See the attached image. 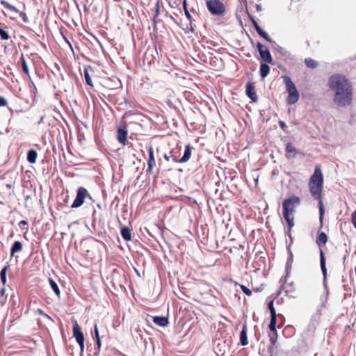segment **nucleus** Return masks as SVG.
<instances>
[{
  "label": "nucleus",
  "instance_id": "79ce46f5",
  "mask_svg": "<svg viewBox=\"0 0 356 356\" xmlns=\"http://www.w3.org/2000/svg\"><path fill=\"white\" fill-rule=\"evenodd\" d=\"M94 331H95V335L96 339H98V338H100L97 325H95Z\"/></svg>",
  "mask_w": 356,
  "mask_h": 356
},
{
  "label": "nucleus",
  "instance_id": "bf43d9fd",
  "mask_svg": "<svg viewBox=\"0 0 356 356\" xmlns=\"http://www.w3.org/2000/svg\"><path fill=\"white\" fill-rule=\"evenodd\" d=\"M173 14L175 15V16H177V17H178V16H179V15H178V14H177L176 13H173Z\"/></svg>",
  "mask_w": 356,
  "mask_h": 356
},
{
  "label": "nucleus",
  "instance_id": "2eb2a0df",
  "mask_svg": "<svg viewBox=\"0 0 356 356\" xmlns=\"http://www.w3.org/2000/svg\"><path fill=\"white\" fill-rule=\"evenodd\" d=\"M282 289L287 296L291 298L296 297V287L294 286L292 282L289 284L285 283L284 284L282 285Z\"/></svg>",
  "mask_w": 356,
  "mask_h": 356
},
{
  "label": "nucleus",
  "instance_id": "5fc2aeb1",
  "mask_svg": "<svg viewBox=\"0 0 356 356\" xmlns=\"http://www.w3.org/2000/svg\"><path fill=\"white\" fill-rule=\"evenodd\" d=\"M257 10H261V7L259 5H257Z\"/></svg>",
  "mask_w": 356,
  "mask_h": 356
},
{
  "label": "nucleus",
  "instance_id": "39448f33",
  "mask_svg": "<svg viewBox=\"0 0 356 356\" xmlns=\"http://www.w3.org/2000/svg\"><path fill=\"white\" fill-rule=\"evenodd\" d=\"M206 5L212 15H222L225 12V7L220 0H207Z\"/></svg>",
  "mask_w": 356,
  "mask_h": 356
},
{
  "label": "nucleus",
  "instance_id": "680f3d73",
  "mask_svg": "<svg viewBox=\"0 0 356 356\" xmlns=\"http://www.w3.org/2000/svg\"><path fill=\"white\" fill-rule=\"evenodd\" d=\"M170 18H171L173 21H175V18H174L172 16H170Z\"/></svg>",
  "mask_w": 356,
  "mask_h": 356
},
{
  "label": "nucleus",
  "instance_id": "423d86ee",
  "mask_svg": "<svg viewBox=\"0 0 356 356\" xmlns=\"http://www.w3.org/2000/svg\"><path fill=\"white\" fill-rule=\"evenodd\" d=\"M72 321L73 322V327H72V334L73 337L75 338L76 341L79 344L80 347L81 353H83L84 350V341L85 338L83 333L81 330V327L79 325L77 321L74 318H72Z\"/></svg>",
  "mask_w": 356,
  "mask_h": 356
},
{
  "label": "nucleus",
  "instance_id": "0eeeda50",
  "mask_svg": "<svg viewBox=\"0 0 356 356\" xmlns=\"http://www.w3.org/2000/svg\"><path fill=\"white\" fill-rule=\"evenodd\" d=\"M90 197V194L88 191L83 187H79L77 190V194L75 200H74L71 207L72 208H78L81 207L85 200L86 197Z\"/></svg>",
  "mask_w": 356,
  "mask_h": 356
},
{
  "label": "nucleus",
  "instance_id": "864d4df0",
  "mask_svg": "<svg viewBox=\"0 0 356 356\" xmlns=\"http://www.w3.org/2000/svg\"><path fill=\"white\" fill-rule=\"evenodd\" d=\"M43 120H44V117L42 116L38 122V124H40V123H42L43 122Z\"/></svg>",
  "mask_w": 356,
  "mask_h": 356
},
{
  "label": "nucleus",
  "instance_id": "bb28decb",
  "mask_svg": "<svg viewBox=\"0 0 356 356\" xmlns=\"http://www.w3.org/2000/svg\"><path fill=\"white\" fill-rule=\"evenodd\" d=\"M268 337H269V340L270 341V343L273 346L275 345V343L277 342V337H278L277 330L275 329V330L270 331L268 333Z\"/></svg>",
  "mask_w": 356,
  "mask_h": 356
},
{
  "label": "nucleus",
  "instance_id": "ddd939ff",
  "mask_svg": "<svg viewBox=\"0 0 356 356\" xmlns=\"http://www.w3.org/2000/svg\"><path fill=\"white\" fill-rule=\"evenodd\" d=\"M249 17L255 29V30L257 31V33L261 36L263 38H264L266 40H267L268 42H271V39L268 36V35L263 31V29L259 26V25L258 24V23L257 22V21L255 20V19L254 18L253 16L252 15H249Z\"/></svg>",
  "mask_w": 356,
  "mask_h": 356
},
{
  "label": "nucleus",
  "instance_id": "f704fd0d",
  "mask_svg": "<svg viewBox=\"0 0 356 356\" xmlns=\"http://www.w3.org/2000/svg\"><path fill=\"white\" fill-rule=\"evenodd\" d=\"M22 70L24 73L28 74L29 73L28 65H27L25 58H24L23 56H22Z\"/></svg>",
  "mask_w": 356,
  "mask_h": 356
},
{
  "label": "nucleus",
  "instance_id": "dca6fc26",
  "mask_svg": "<svg viewBox=\"0 0 356 356\" xmlns=\"http://www.w3.org/2000/svg\"><path fill=\"white\" fill-rule=\"evenodd\" d=\"M153 322L159 326L165 327L169 323L168 317L165 316H154Z\"/></svg>",
  "mask_w": 356,
  "mask_h": 356
},
{
  "label": "nucleus",
  "instance_id": "ea45409f",
  "mask_svg": "<svg viewBox=\"0 0 356 356\" xmlns=\"http://www.w3.org/2000/svg\"><path fill=\"white\" fill-rule=\"evenodd\" d=\"M184 13H185V15H186V17H187V19H188L190 22H191V20H192V16H191V15L190 14V13H189V11H188V9H185Z\"/></svg>",
  "mask_w": 356,
  "mask_h": 356
},
{
  "label": "nucleus",
  "instance_id": "5701e85b",
  "mask_svg": "<svg viewBox=\"0 0 356 356\" xmlns=\"http://www.w3.org/2000/svg\"><path fill=\"white\" fill-rule=\"evenodd\" d=\"M22 244L20 241H15L10 248V255L13 256L15 253L22 250Z\"/></svg>",
  "mask_w": 356,
  "mask_h": 356
},
{
  "label": "nucleus",
  "instance_id": "c85d7f7f",
  "mask_svg": "<svg viewBox=\"0 0 356 356\" xmlns=\"http://www.w3.org/2000/svg\"><path fill=\"white\" fill-rule=\"evenodd\" d=\"M49 284H50V286H51L52 290L54 291V293L57 296H59L60 295V289H59V287H58V284H56V282L51 278H49Z\"/></svg>",
  "mask_w": 356,
  "mask_h": 356
},
{
  "label": "nucleus",
  "instance_id": "3c124183",
  "mask_svg": "<svg viewBox=\"0 0 356 356\" xmlns=\"http://www.w3.org/2000/svg\"><path fill=\"white\" fill-rule=\"evenodd\" d=\"M172 154H170V156H168L167 154H165L164 155V159L166 160V161H170V159H172Z\"/></svg>",
  "mask_w": 356,
  "mask_h": 356
},
{
  "label": "nucleus",
  "instance_id": "a211bd4d",
  "mask_svg": "<svg viewBox=\"0 0 356 356\" xmlns=\"http://www.w3.org/2000/svg\"><path fill=\"white\" fill-rule=\"evenodd\" d=\"M240 341L242 346H246L248 343V337H247V325L244 324L243 325V329L240 333Z\"/></svg>",
  "mask_w": 356,
  "mask_h": 356
},
{
  "label": "nucleus",
  "instance_id": "a878e982",
  "mask_svg": "<svg viewBox=\"0 0 356 356\" xmlns=\"http://www.w3.org/2000/svg\"><path fill=\"white\" fill-rule=\"evenodd\" d=\"M10 268V265L7 264L1 270L0 272V279L2 282V284L4 285L6 283V272L7 270Z\"/></svg>",
  "mask_w": 356,
  "mask_h": 356
},
{
  "label": "nucleus",
  "instance_id": "4d7b16f0",
  "mask_svg": "<svg viewBox=\"0 0 356 356\" xmlns=\"http://www.w3.org/2000/svg\"><path fill=\"white\" fill-rule=\"evenodd\" d=\"M64 258H65V259H67V253L66 252L64 253Z\"/></svg>",
  "mask_w": 356,
  "mask_h": 356
},
{
  "label": "nucleus",
  "instance_id": "cd10ccee",
  "mask_svg": "<svg viewBox=\"0 0 356 356\" xmlns=\"http://www.w3.org/2000/svg\"><path fill=\"white\" fill-rule=\"evenodd\" d=\"M305 63L307 65V67L314 69L317 67L318 63L315 60L311 58H307L305 59Z\"/></svg>",
  "mask_w": 356,
  "mask_h": 356
},
{
  "label": "nucleus",
  "instance_id": "f03ea898",
  "mask_svg": "<svg viewBox=\"0 0 356 356\" xmlns=\"http://www.w3.org/2000/svg\"><path fill=\"white\" fill-rule=\"evenodd\" d=\"M308 186L312 197L318 201L320 221L322 222L325 213V209L323 204L322 194L323 187V175L321 172L320 165L316 166L314 172L309 180Z\"/></svg>",
  "mask_w": 356,
  "mask_h": 356
},
{
  "label": "nucleus",
  "instance_id": "9b49d317",
  "mask_svg": "<svg viewBox=\"0 0 356 356\" xmlns=\"http://www.w3.org/2000/svg\"><path fill=\"white\" fill-rule=\"evenodd\" d=\"M191 149L192 148L190 145H186L185 147L184 156L181 159H179L175 155H172L171 157H172V161H174L175 163H186V162H187L191 156Z\"/></svg>",
  "mask_w": 356,
  "mask_h": 356
},
{
  "label": "nucleus",
  "instance_id": "a18cd8bd",
  "mask_svg": "<svg viewBox=\"0 0 356 356\" xmlns=\"http://www.w3.org/2000/svg\"><path fill=\"white\" fill-rule=\"evenodd\" d=\"M27 225V222L26 220H21L19 223V226L21 227V228H23V226L24 225Z\"/></svg>",
  "mask_w": 356,
  "mask_h": 356
},
{
  "label": "nucleus",
  "instance_id": "de8ad7c7",
  "mask_svg": "<svg viewBox=\"0 0 356 356\" xmlns=\"http://www.w3.org/2000/svg\"><path fill=\"white\" fill-rule=\"evenodd\" d=\"M97 341V349L99 350L101 348V340L100 338H98V339H96Z\"/></svg>",
  "mask_w": 356,
  "mask_h": 356
},
{
  "label": "nucleus",
  "instance_id": "9d476101",
  "mask_svg": "<svg viewBox=\"0 0 356 356\" xmlns=\"http://www.w3.org/2000/svg\"><path fill=\"white\" fill-rule=\"evenodd\" d=\"M127 135L128 131L127 130V127L125 124H124L122 126H120L118 128L116 138L118 141L123 146L127 145L129 143L127 140Z\"/></svg>",
  "mask_w": 356,
  "mask_h": 356
},
{
  "label": "nucleus",
  "instance_id": "20e7f679",
  "mask_svg": "<svg viewBox=\"0 0 356 356\" xmlns=\"http://www.w3.org/2000/svg\"><path fill=\"white\" fill-rule=\"evenodd\" d=\"M282 78L286 86V90L288 92L287 103L289 104H294L299 99L298 91L289 76L284 75Z\"/></svg>",
  "mask_w": 356,
  "mask_h": 356
},
{
  "label": "nucleus",
  "instance_id": "4c0bfd02",
  "mask_svg": "<svg viewBox=\"0 0 356 356\" xmlns=\"http://www.w3.org/2000/svg\"><path fill=\"white\" fill-rule=\"evenodd\" d=\"M65 31L64 30V29H63V28H61V29H60V35H62V37H63V38L64 39V40H65V42H67V34L65 33Z\"/></svg>",
  "mask_w": 356,
  "mask_h": 356
},
{
  "label": "nucleus",
  "instance_id": "c756f323",
  "mask_svg": "<svg viewBox=\"0 0 356 356\" xmlns=\"http://www.w3.org/2000/svg\"><path fill=\"white\" fill-rule=\"evenodd\" d=\"M1 5H3L5 8L9 9L11 11H14L16 13H19V10L13 6L10 5L6 1H1Z\"/></svg>",
  "mask_w": 356,
  "mask_h": 356
},
{
  "label": "nucleus",
  "instance_id": "1a4fd4ad",
  "mask_svg": "<svg viewBox=\"0 0 356 356\" xmlns=\"http://www.w3.org/2000/svg\"><path fill=\"white\" fill-rule=\"evenodd\" d=\"M316 326L314 324H309L302 333V337L306 344L312 343L315 337Z\"/></svg>",
  "mask_w": 356,
  "mask_h": 356
},
{
  "label": "nucleus",
  "instance_id": "37998d69",
  "mask_svg": "<svg viewBox=\"0 0 356 356\" xmlns=\"http://www.w3.org/2000/svg\"><path fill=\"white\" fill-rule=\"evenodd\" d=\"M279 125H280V128L283 130H285V129L286 128V125L284 123V122H283V121H280Z\"/></svg>",
  "mask_w": 356,
  "mask_h": 356
},
{
  "label": "nucleus",
  "instance_id": "6e6552de",
  "mask_svg": "<svg viewBox=\"0 0 356 356\" xmlns=\"http://www.w3.org/2000/svg\"><path fill=\"white\" fill-rule=\"evenodd\" d=\"M257 48L258 51L259 52V55L261 59L266 63H272L273 58L270 53L268 48L264 45H263L261 42H258L257 43Z\"/></svg>",
  "mask_w": 356,
  "mask_h": 356
},
{
  "label": "nucleus",
  "instance_id": "a19ab883",
  "mask_svg": "<svg viewBox=\"0 0 356 356\" xmlns=\"http://www.w3.org/2000/svg\"><path fill=\"white\" fill-rule=\"evenodd\" d=\"M277 322H278V325L277 327L280 328L281 327L284 323V317L283 318H277Z\"/></svg>",
  "mask_w": 356,
  "mask_h": 356
},
{
  "label": "nucleus",
  "instance_id": "e433bc0d",
  "mask_svg": "<svg viewBox=\"0 0 356 356\" xmlns=\"http://www.w3.org/2000/svg\"><path fill=\"white\" fill-rule=\"evenodd\" d=\"M7 104V100L3 97L0 96V106H6Z\"/></svg>",
  "mask_w": 356,
  "mask_h": 356
},
{
  "label": "nucleus",
  "instance_id": "6ab92c4d",
  "mask_svg": "<svg viewBox=\"0 0 356 356\" xmlns=\"http://www.w3.org/2000/svg\"><path fill=\"white\" fill-rule=\"evenodd\" d=\"M320 262H321V268L323 275L324 278L327 276V268L325 266V257L324 255V252L322 249L320 250Z\"/></svg>",
  "mask_w": 356,
  "mask_h": 356
},
{
  "label": "nucleus",
  "instance_id": "13d9d810",
  "mask_svg": "<svg viewBox=\"0 0 356 356\" xmlns=\"http://www.w3.org/2000/svg\"><path fill=\"white\" fill-rule=\"evenodd\" d=\"M64 135H65V138L67 139V134L65 133V130H64Z\"/></svg>",
  "mask_w": 356,
  "mask_h": 356
},
{
  "label": "nucleus",
  "instance_id": "6e6d98bb",
  "mask_svg": "<svg viewBox=\"0 0 356 356\" xmlns=\"http://www.w3.org/2000/svg\"><path fill=\"white\" fill-rule=\"evenodd\" d=\"M67 44L70 47V49L72 50V45H71V44H70V42L69 41L67 42Z\"/></svg>",
  "mask_w": 356,
  "mask_h": 356
},
{
  "label": "nucleus",
  "instance_id": "8fccbe9b",
  "mask_svg": "<svg viewBox=\"0 0 356 356\" xmlns=\"http://www.w3.org/2000/svg\"><path fill=\"white\" fill-rule=\"evenodd\" d=\"M6 289L4 287L1 288L0 290V296H4Z\"/></svg>",
  "mask_w": 356,
  "mask_h": 356
},
{
  "label": "nucleus",
  "instance_id": "58836bf2",
  "mask_svg": "<svg viewBox=\"0 0 356 356\" xmlns=\"http://www.w3.org/2000/svg\"><path fill=\"white\" fill-rule=\"evenodd\" d=\"M352 223L353 224L354 227L356 229V210L354 213L352 214Z\"/></svg>",
  "mask_w": 356,
  "mask_h": 356
},
{
  "label": "nucleus",
  "instance_id": "c03bdc74",
  "mask_svg": "<svg viewBox=\"0 0 356 356\" xmlns=\"http://www.w3.org/2000/svg\"><path fill=\"white\" fill-rule=\"evenodd\" d=\"M37 313L40 315H42V316H48L47 314H46L41 309H38L37 310Z\"/></svg>",
  "mask_w": 356,
  "mask_h": 356
},
{
  "label": "nucleus",
  "instance_id": "f3484780",
  "mask_svg": "<svg viewBox=\"0 0 356 356\" xmlns=\"http://www.w3.org/2000/svg\"><path fill=\"white\" fill-rule=\"evenodd\" d=\"M297 150L291 143H288L286 146V155L287 158L295 157Z\"/></svg>",
  "mask_w": 356,
  "mask_h": 356
},
{
  "label": "nucleus",
  "instance_id": "f8f14e48",
  "mask_svg": "<svg viewBox=\"0 0 356 356\" xmlns=\"http://www.w3.org/2000/svg\"><path fill=\"white\" fill-rule=\"evenodd\" d=\"M245 93L247 96L251 99L253 102L257 100V95L255 91V87L254 83L250 81L248 82L245 86Z\"/></svg>",
  "mask_w": 356,
  "mask_h": 356
},
{
  "label": "nucleus",
  "instance_id": "b1692460",
  "mask_svg": "<svg viewBox=\"0 0 356 356\" xmlns=\"http://www.w3.org/2000/svg\"><path fill=\"white\" fill-rule=\"evenodd\" d=\"M37 152L33 149L29 150L27 153V161L30 163H35L37 159Z\"/></svg>",
  "mask_w": 356,
  "mask_h": 356
},
{
  "label": "nucleus",
  "instance_id": "aec40b11",
  "mask_svg": "<svg viewBox=\"0 0 356 356\" xmlns=\"http://www.w3.org/2000/svg\"><path fill=\"white\" fill-rule=\"evenodd\" d=\"M270 67L268 65L267 63H261L260 64V69H259V73H260V76L262 79H264L266 78L269 72H270Z\"/></svg>",
  "mask_w": 356,
  "mask_h": 356
},
{
  "label": "nucleus",
  "instance_id": "4468645a",
  "mask_svg": "<svg viewBox=\"0 0 356 356\" xmlns=\"http://www.w3.org/2000/svg\"><path fill=\"white\" fill-rule=\"evenodd\" d=\"M149 159L147 161V170L148 173H152L154 167L156 165V161L154 156V149L152 146L148 148Z\"/></svg>",
  "mask_w": 356,
  "mask_h": 356
},
{
  "label": "nucleus",
  "instance_id": "f257e3e1",
  "mask_svg": "<svg viewBox=\"0 0 356 356\" xmlns=\"http://www.w3.org/2000/svg\"><path fill=\"white\" fill-rule=\"evenodd\" d=\"M328 87L333 92L332 102L339 107L352 104L354 88L351 81L343 74H334L328 79Z\"/></svg>",
  "mask_w": 356,
  "mask_h": 356
},
{
  "label": "nucleus",
  "instance_id": "e2e57ef3",
  "mask_svg": "<svg viewBox=\"0 0 356 356\" xmlns=\"http://www.w3.org/2000/svg\"><path fill=\"white\" fill-rule=\"evenodd\" d=\"M62 119L63 120V121H64L65 122H66V120H65V119L63 117H62Z\"/></svg>",
  "mask_w": 356,
  "mask_h": 356
},
{
  "label": "nucleus",
  "instance_id": "2f4dec72",
  "mask_svg": "<svg viewBox=\"0 0 356 356\" xmlns=\"http://www.w3.org/2000/svg\"><path fill=\"white\" fill-rule=\"evenodd\" d=\"M84 77H85V80H86V82L87 83V84L91 87H93L91 77L87 70L84 71Z\"/></svg>",
  "mask_w": 356,
  "mask_h": 356
},
{
  "label": "nucleus",
  "instance_id": "49530a36",
  "mask_svg": "<svg viewBox=\"0 0 356 356\" xmlns=\"http://www.w3.org/2000/svg\"><path fill=\"white\" fill-rule=\"evenodd\" d=\"M6 301V298H5L4 296H0V303L1 305H3Z\"/></svg>",
  "mask_w": 356,
  "mask_h": 356
},
{
  "label": "nucleus",
  "instance_id": "473e14b6",
  "mask_svg": "<svg viewBox=\"0 0 356 356\" xmlns=\"http://www.w3.org/2000/svg\"><path fill=\"white\" fill-rule=\"evenodd\" d=\"M0 37L1 40H8L9 35L6 31H5L3 29L0 28Z\"/></svg>",
  "mask_w": 356,
  "mask_h": 356
},
{
  "label": "nucleus",
  "instance_id": "412c9836",
  "mask_svg": "<svg viewBox=\"0 0 356 356\" xmlns=\"http://www.w3.org/2000/svg\"><path fill=\"white\" fill-rule=\"evenodd\" d=\"M283 318V316L282 314L270 316V321L268 325V328H269L270 331H273V330H275V329H276L277 318Z\"/></svg>",
  "mask_w": 356,
  "mask_h": 356
},
{
  "label": "nucleus",
  "instance_id": "603ef678",
  "mask_svg": "<svg viewBox=\"0 0 356 356\" xmlns=\"http://www.w3.org/2000/svg\"><path fill=\"white\" fill-rule=\"evenodd\" d=\"M183 8H184V10H185V9H188L187 8V1H186V0H184V1H183Z\"/></svg>",
  "mask_w": 356,
  "mask_h": 356
},
{
  "label": "nucleus",
  "instance_id": "7c9ffc66",
  "mask_svg": "<svg viewBox=\"0 0 356 356\" xmlns=\"http://www.w3.org/2000/svg\"><path fill=\"white\" fill-rule=\"evenodd\" d=\"M268 309H269L270 311V316H275V315H277L276 314V311H275V309L274 307V303H273V300H271L268 302Z\"/></svg>",
  "mask_w": 356,
  "mask_h": 356
},
{
  "label": "nucleus",
  "instance_id": "09e8293b",
  "mask_svg": "<svg viewBox=\"0 0 356 356\" xmlns=\"http://www.w3.org/2000/svg\"><path fill=\"white\" fill-rule=\"evenodd\" d=\"M159 4L157 3L156 4V13L154 15V18L156 17L159 15Z\"/></svg>",
  "mask_w": 356,
  "mask_h": 356
},
{
  "label": "nucleus",
  "instance_id": "052dcab7",
  "mask_svg": "<svg viewBox=\"0 0 356 356\" xmlns=\"http://www.w3.org/2000/svg\"><path fill=\"white\" fill-rule=\"evenodd\" d=\"M63 202H67V197L65 198H64Z\"/></svg>",
  "mask_w": 356,
  "mask_h": 356
},
{
  "label": "nucleus",
  "instance_id": "c9c22d12",
  "mask_svg": "<svg viewBox=\"0 0 356 356\" xmlns=\"http://www.w3.org/2000/svg\"><path fill=\"white\" fill-rule=\"evenodd\" d=\"M19 16L21 17L22 19L23 20L24 22L25 23H28L29 22V19L26 15V13H23V12H19Z\"/></svg>",
  "mask_w": 356,
  "mask_h": 356
},
{
  "label": "nucleus",
  "instance_id": "7ed1b4c3",
  "mask_svg": "<svg viewBox=\"0 0 356 356\" xmlns=\"http://www.w3.org/2000/svg\"><path fill=\"white\" fill-rule=\"evenodd\" d=\"M300 204V199L298 196L293 195L288 199H286L282 202L283 217L286 220L289 232H291L292 227L294 226V213L295 209Z\"/></svg>",
  "mask_w": 356,
  "mask_h": 356
},
{
  "label": "nucleus",
  "instance_id": "393cba45",
  "mask_svg": "<svg viewBox=\"0 0 356 356\" xmlns=\"http://www.w3.org/2000/svg\"><path fill=\"white\" fill-rule=\"evenodd\" d=\"M121 235L125 241H130L131 239V230L127 227H124L121 229Z\"/></svg>",
  "mask_w": 356,
  "mask_h": 356
},
{
  "label": "nucleus",
  "instance_id": "4be33fe9",
  "mask_svg": "<svg viewBox=\"0 0 356 356\" xmlns=\"http://www.w3.org/2000/svg\"><path fill=\"white\" fill-rule=\"evenodd\" d=\"M327 241V236L326 234L324 232H321L318 234V236L316 238V241L317 245L320 248V250L321 249V247L323 245H325Z\"/></svg>",
  "mask_w": 356,
  "mask_h": 356
},
{
  "label": "nucleus",
  "instance_id": "72a5a7b5",
  "mask_svg": "<svg viewBox=\"0 0 356 356\" xmlns=\"http://www.w3.org/2000/svg\"><path fill=\"white\" fill-rule=\"evenodd\" d=\"M240 288L242 290V291L248 296H252V291L245 286L241 284L240 285Z\"/></svg>",
  "mask_w": 356,
  "mask_h": 356
}]
</instances>
